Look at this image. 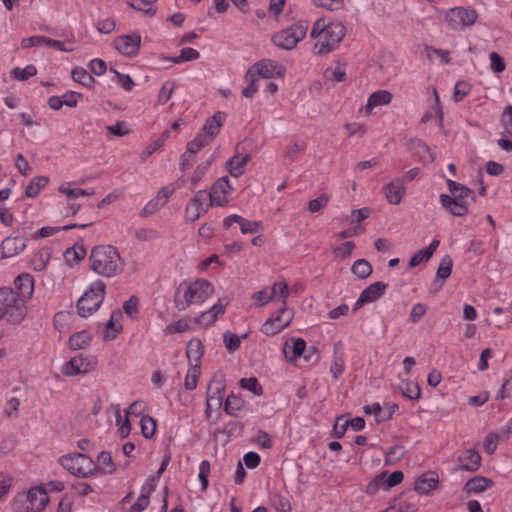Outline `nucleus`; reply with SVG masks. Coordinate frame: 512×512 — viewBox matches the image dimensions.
<instances>
[{
    "label": "nucleus",
    "instance_id": "052dcab7",
    "mask_svg": "<svg viewBox=\"0 0 512 512\" xmlns=\"http://www.w3.org/2000/svg\"><path fill=\"white\" fill-rule=\"evenodd\" d=\"M427 311V307L423 303H416L413 305L410 314H409V320L412 323H417L425 314Z\"/></svg>",
    "mask_w": 512,
    "mask_h": 512
},
{
    "label": "nucleus",
    "instance_id": "4468645a",
    "mask_svg": "<svg viewBox=\"0 0 512 512\" xmlns=\"http://www.w3.org/2000/svg\"><path fill=\"white\" fill-rule=\"evenodd\" d=\"M96 365L94 358H85L82 355L71 358L63 366L62 372L66 376H75L90 372Z\"/></svg>",
    "mask_w": 512,
    "mask_h": 512
},
{
    "label": "nucleus",
    "instance_id": "7ed1b4c3",
    "mask_svg": "<svg viewBox=\"0 0 512 512\" xmlns=\"http://www.w3.org/2000/svg\"><path fill=\"white\" fill-rule=\"evenodd\" d=\"M213 293V285L205 279H196L193 282L182 283L174 296L175 307L179 311H184L193 304L203 303Z\"/></svg>",
    "mask_w": 512,
    "mask_h": 512
},
{
    "label": "nucleus",
    "instance_id": "a19ab883",
    "mask_svg": "<svg viewBox=\"0 0 512 512\" xmlns=\"http://www.w3.org/2000/svg\"><path fill=\"white\" fill-rule=\"evenodd\" d=\"M141 432L146 439H151L156 431V420L148 415H143L140 420Z\"/></svg>",
    "mask_w": 512,
    "mask_h": 512
},
{
    "label": "nucleus",
    "instance_id": "a211bd4d",
    "mask_svg": "<svg viewBox=\"0 0 512 512\" xmlns=\"http://www.w3.org/2000/svg\"><path fill=\"white\" fill-rule=\"evenodd\" d=\"M15 292L23 301L30 299L34 292V278L29 273H22L14 280Z\"/></svg>",
    "mask_w": 512,
    "mask_h": 512
},
{
    "label": "nucleus",
    "instance_id": "412c9836",
    "mask_svg": "<svg viewBox=\"0 0 512 512\" xmlns=\"http://www.w3.org/2000/svg\"><path fill=\"white\" fill-rule=\"evenodd\" d=\"M407 148L413 155L417 156L419 161L423 163H432L435 160L434 154L428 145L420 139H411L407 144Z\"/></svg>",
    "mask_w": 512,
    "mask_h": 512
},
{
    "label": "nucleus",
    "instance_id": "2f4dec72",
    "mask_svg": "<svg viewBox=\"0 0 512 512\" xmlns=\"http://www.w3.org/2000/svg\"><path fill=\"white\" fill-rule=\"evenodd\" d=\"M48 183L49 178L47 176H36L32 178L26 187L25 195L30 198H35Z\"/></svg>",
    "mask_w": 512,
    "mask_h": 512
},
{
    "label": "nucleus",
    "instance_id": "5fc2aeb1",
    "mask_svg": "<svg viewBox=\"0 0 512 512\" xmlns=\"http://www.w3.org/2000/svg\"><path fill=\"white\" fill-rule=\"evenodd\" d=\"M150 496L141 492L137 501L130 507L127 512H143L150 503Z\"/></svg>",
    "mask_w": 512,
    "mask_h": 512
},
{
    "label": "nucleus",
    "instance_id": "f8f14e48",
    "mask_svg": "<svg viewBox=\"0 0 512 512\" xmlns=\"http://www.w3.org/2000/svg\"><path fill=\"white\" fill-rule=\"evenodd\" d=\"M232 191L227 176L218 179L211 187L208 194L210 206H224L228 203V197Z\"/></svg>",
    "mask_w": 512,
    "mask_h": 512
},
{
    "label": "nucleus",
    "instance_id": "c85d7f7f",
    "mask_svg": "<svg viewBox=\"0 0 512 512\" xmlns=\"http://www.w3.org/2000/svg\"><path fill=\"white\" fill-rule=\"evenodd\" d=\"M249 160L250 156L248 154L244 156L235 155L232 158H230L228 161L230 174L236 178L240 177L244 173L245 166Z\"/></svg>",
    "mask_w": 512,
    "mask_h": 512
},
{
    "label": "nucleus",
    "instance_id": "2eb2a0df",
    "mask_svg": "<svg viewBox=\"0 0 512 512\" xmlns=\"http://www.w3.org/2000/svg\"><path fill=\"white\" fill-rule=\"evenodd\" d=\"M26 247L23 237H7L0 245V258H10L21 253Z\"/></svg>",
    "mask_w": 512,
    "mask_h": 512
},
{
    "label": "nucleus",
    "instance_id": "6ab92c4d",
    "mask_svg": "<svg viewBox=\"0 0 512 512\" xmlns=\"http://www.w3.org/2000/svg\"><path fill=\"white\" fill-rule=\"evenodd\" d=\"M404 179L396 178L383 187L386 200L393 205L401 202L405 194Z\"/></svg>",
    "mask_w": 512,
    "mask_h": 512
},
{
    "label": "nucleus",
    "instance_id": "603ef678",
    "mask_svg": "<svg viewBox=\"0 0 512 512\" xmlns=\"http://www.w3.org/2000/svg\"><path fill=\"white\" fill-rule=\"evenodd\" d=\"M45 45L64 52H72L74 50L71 41H59L48 37H46Z\"/></svg>",
    "mask_w": 512,
    "mask_h": 512
},
{
    "label": "nucleus",
    "instance_id": "0eeeda50",
    "mask_svg": "<svg viewBox=\"0 0 512 512\" xmlns=\"http://www.w3.org/2000/svg\"><path fill=\"white\" fill-rule=\"evenodd\" d=\"M61 465L71 474L86 478L100 470L92 458L82 453L66 455L60 458Z\"/></svg>",
    "mask_w": 512,
    "mask_h": 512
},
{
    "label": "nucleus",
    "instance_id": "c756f323",
    "mask_svg": "<svg viewBox=\"0 0 512 512\" xmlns=\"http://www.w3.org/2000/svg\"><path fill=\"white\" fill-rule=\"evenodd\" d=\"M388 284L384 282H375L367 286L361 293L367 299L369 303H372L379 299L387 289Z\"/></svg>",
    "mask_w": 512,
    "mask_h": 512
},
{
    "label": "nucleus",
    "instance_id": "423d86ee",
    "mask_svg": "<svg viewBox=\"0 0 512 512\" xmlns=\"http://www.w3.org/2000/svg\"><path fill=\"white\" fill-rule=\"evenodd\" d=\"M106 285L102 280L94 281L77 301L78 314L88 317L96 312L104 301Z\"/></svg>",
    "mask_w": 512,
    "mask_h": 512
},
{
    "label": "nucleus",
    "instance_id": "e433bc0d",
    "mask_svg": "<svg viewBox=\"0 0 512 512\" xmlns=\"http://www.w3.org/2000/svg\"><path fill=\"white\" fill-rule=\"evenodd\" d=\"M400 390L403 396L410 400H417L420 398L421 390L416 382L404 381L400 384Z\"/></svg>",
    "mask_w": 512,
    "mask_h": 512
},
{
    "label": "nucleus",
    "instance_id": "20e7f679",
    "mask_svg": "<svg viewBox=\"0 0 512 512\" xmlns=\"http://www.w3.org/2000/svg\"><path fill=\"white\" fill-rule=\"evenodd\" d=\"M446 183L452 196L447 194L440 195L442 207L454 216L462 217L467 215L469 210L466 199L471 196L472 200L475 201L473 191L467 186L451 179H448Z\"/></svg>",
    "mask_w": 512,
    "mask_h": 512
},
{
    "label": "nucleus",
    "instance_id": "a18cd8bd",
    "mask_svg": "<svg viewBox=\"0 0 512 512\" xmlns=\"http://www.w3.org/2000/svg\"><path fill=\"white\" fill-rule=\"evenodd\" d=\"M86 255V250L80 246H73L68 248L65 252V259L68 264H77Z\"/></svg>",
    "mask_w": 512,
    "mask_h": 512
},
{
    "label": "nucleus",
    "instance_id": "58836bf2",
    "mask_svg": "<svg viewBox=\"0 0 512 512\" xmlns=\"http://www.w3.org/2000/svg\"><path fill=\"white\" fill-rule=\"evenodd\" d=\"M193 323L192 319L182 318L176 322H173L166 326L164 332L165 334H174V333H183L191 329V324Z\"/></svg>",
    "mask_w": 512,
    "mask_h": 512
},
{
    "label": "nucleus",
    "instance_id": "de8ad7c7",
    "mask_svg": "<svg viewBox=\"0 0 512 512\" xmlns=\"http://www.w3.org/2000/svg\"><path fill=\"white\" fill-rule=\"evenodd\" d=\"M59 191L63 194H66L68 199H70V200L76 199L80 196H91L95 193L94 189H89V190H84V189H80V188L70 189V188L66 187L65 185H61L59 187Z\"/></svg>",
    "mask_w": 512,
    "mask_h": 512
},
{
    "label": "nucleus",
    "instance_id": "774afa93",
    "mask_svg": "<svg viewBox=\"0 0 512 512\" xmlns=\"http://www.w3.org/2000/svg\"><path fill=\"white\" fill-rule=\"evenodd\" d=\"M328 197L326 195H321L313 200H311L308 204V209L311 213H315L326 207L328 204Z\"/></svg>",
    "mask_w": 512,
    "mask_h": 512
},
{
    "label": "nucleus",
    "instance_id": "f3484780",
    "mask_svg": "<svg viewBox=\"0 0 512 512\" xmlns=\"http://www.w3.org/2000/svg\"><path fill=\"white\" fill-rule=\"evenodd\" d=\"M481 466V456L473 449L466 450L457 458V469L469 472L477 471Z\"/></svg>",
    "mask_w": 512,
    "mask_h": 512
},
{
    "label": "nucleus",
    "instance_id": "dca6fc26",
    "mask_svg": "<svg viewBox=\"0 0 512 512\" xmlns=\"http://www.w3.org/2000/svg\"><path fill=\"white\" fill-rule=\"evenodd\" d=\"M225 393V383L222 378L213 377L207 389L206 401H211L215 409L221 408Z\"/></svg>",
    "mask_w": 512,
    "mask_h": 512
},
{
    "label": "nucleus",
    "instance_id": "4be33fe9",
    "mask_svg": "<svg viewBox=\"0 0 512 512\" xmlns=\"http://www.w3.org/2000/svg\"><path fill=\"white\" fill-rule=\"evenodd\" d=\"M256 72L263 78H273L274 76H282L285 72V69L270 59H264L257 62L254 65Z\"/></svg>",
    "mask_w": 512,
    "mask_h": 512
},
{
    "label": "nucleus",
    "instance_id": "473e14b6",
    "mask_svg": "<svg viewBox=\"0 0 512 512\" xmlns=\"http://www.w3.org/2000/svg\"><path fill=\"white\" fill-rule=\"evenodd\" d=\"M92 336L86 331H80L72 334L69 338V346L74 350L84 349L91 342Z\"/></svg>",
    "mask_w": 512,
    "mask_h": 512
},
{
    "label": "nucleus",
    "instance_id": "13d9d810",
    "mask_svg": "<svg viewBox=\"0 0 512 512\" xmlns=\"http://www.w3.org/2000/svg\"><path fill=\"white\" fill-rule=\"evenodd\" d=\"M305 148L306 144L304 142H295L287 147L285 157L293 161L305 150Z\"/></svg>",
    "mask_w": 512,
    "mask_h": 512
},
{
    "label": "nucleus",
    "instance_id": "3c124183",
    "mask_svg": "<svg viewBox=\"0 0 512 512\" xmlns=\"http://www.w3.org/2000/svg\"><path fill=\"white\" fill-rule=\"evenodd\" d=\"M223 340L225 347L229 352L236 351L241 344L240 337L235 333L225 332L223 335Z\"/></svg>",
    "mask_w": 512,
    "mask_h": 512
},
{
    "label": "nucleus",
    "instance_id": "aec40b11",
    "mask_svg": "<svg viewBox=\"0 0 512 512\" xmlns=\"http://www.w3.org/2000/svg\"><path fill=\"white\" fill-rule=\"evenodd\" d=\"M26 499L30 503V509L32 512L42 510L49 502L47 492L40 486L32 487L28 491Z\"/></svg>",
    "mask_w": 512,
    "mask_h": 512
},
{
    "label": "nucleus",
    "instance_id": "72a5a7b5",
    "mask_svg": "<svg viewBox=\"0 0 512 512\" xmlns=\"http://www.w3.org/2000/svg\"><path fill=\"white\" fill-rule=\"evenodd\" d=\"M351 271L359 279H365L371 275L373 268L366 259H358L353 263Z\"/></svg>",
    "mask_w": 512,
    "mask_h": 512
},
{
    "label": "nucleus",
    "instance_id": "393cba45",
    "mask_svg": "<svg viewBox=\"0 0 512 512\" xmlns=\"http://www.w3.org/2000/svg\"><path fill=\"white\" fill-rule=\"evenodd\" d=\"M345 369V361L343 354V344L337 342L334 344L333 360L330 366V371L333 375L334 380H338Z\"/></svg>",
    "mask_w": 512,
    "mask_h": 512
},
{
    "label": "nucleus",
    "instance_id": "8fccbe9b",
    "mask_svg": "<svg viewBox=\"0 0 512 512\" xmlns=\"http://www.w3.org/2000/svg\"><path fill=\"white\" fill-rule=\"evenodd\" d=\"M240 386L243 389H247V390L251 391L255 395H261L263 393L262 387H261L258 379L255 377L242 378L240 380Z\"/></svg>",
    "mask_w": 512,
    "mask_h": 512
},
{
    "label": "nucleus",
    "instance_id": "a878e982",
    "mask_svg": "<svg viewBox=\"0 0 512 512\" xmlns=\"http://www.w3.org/2000/svg\"><path fill=\"white\" fill-rule=\"evenodd\" d=\"M493 485V481L489 478L483 476H475L469 479L465 486L464 490L468 493H481L485 491L487 488Z\"/></svg>",
    "mask_w": 512,
    "mask_h": 512
},
{
    "label": "nucleus",
    "instance_id": "7c9ffc66",
    "mask_svg": "<svg viewBox=\"0 0 512 512\" xmlns=\"http://www.w3.org/2000/svg\"><path fill=\"white\" fill-rule=\"evenodd\" d=\"M245 402L238 396L230 394L224 403V411L226 414L239 417L240 412L244 408Z\"/></svg>",
    "mask_w": 512,
    "mask_h": 512
},
{
    "label": "nucleus",
    "instance_id": "9d476101",
    "mask_svg": "<svg viewBox=\"0 0 512 512\" xmlns=\"http://www.w3.org/2000/svg\"><path fill=\"white\" fill-rule=\"evenodd\" d=\"M293 319L292 311L285 304L278 309L275 315L268 318L261 327V331L268 336H274L287 327Z\"/></svg>",
    "mask_w": 512,
    "mask_h": 512
},
{
    "label": "nucleus",
    "instance_id": "0e129e2a",
    "mask_svg": "<svg viewBox=\"0 0 512 512\" xmlns=\"http://www.w3.org/2000/svg\"><path fill=\"white\" fill-rule=\"evenodd\" d=\"M111 72H113L118 80V83L123 87L125 91H131L134 87L135 83L132 80V78L128 74H122L116 71L115 69H111Z\"/></svg>",
    "mask_w": 512,
    "mask_h": 512
},
{
    "label": "nucleus",
    "instance_id": "338daca9",
    "mask_svg": "<svg viewBox=\"0 0 512 512\" xmlns=\"http://www.w3.org/2000/svg\"><path fill=\"white\" fill-rule=\"evenodd\" d=\"M135 237L140 241H154L159 235L154 229L144 228L136 231Z\"/></svg>",
    "mask_w": 512,
    "mask_h": 512
},
{
    "label": "nucleus",
    "instance_id": "cd10ccee",
    "mask_svg": "<svg viewBox=\"0 0 512 512\" xmlns=\"http://www.w3.org/2000/svg\"><path fill=\"white\" fill-rule=\"evenodd\" d=\"M437 483L438 479L432 473H425L415 481L414 489L420 494H427L437 486Z\"/></svg>",
    "mask_w": 512,
    "mask_h": 512
},
{
    "label": "nucleus",
    "instance_id": "4d7b16f0",
    "mask_svg": "<svg viewBox=\"0 0 512 512\" xmlns=\"http://www.w3.org/2000/svg\"><path fill=\"white\" fill-rule=\"evenodd\" d=\"M355 247H356V246H355V243H354V242H352V241H347V242H345V243L341 244L340 246H337V247L333 250V252H334V254H335L337 257H339V258H341V259H345V258H348V257L351 255V253H352V251H353V249H354Z\"/></svg>",
    "mask_w": 512,
    "mask_h": 512
},
{
    "label": "nucleus",
    "instance_id": "39448f33",
    "mask_svg": "<svg viewBox=\"0 0 512 512\" xmlns=\"http://www.w3.org/2000/svg\"><path fill=\"white\" fill-rule=\"evenodd\" d=\"M25 303L12 288H0V319L19 323L26 314Z\"/></svg>",
    "mask_w": 512,
    "mask_h": 512
},
{
    "label": "nucleus",
    "instance_id": "f257e3e1",
    "mask_svg": "<svg viewBox=\"0 0 512 512\" xmlns=\"http://www.w3.org/2000/svg\"><path fill=\"white\" fill-rule=\"evenodd\" d=\"M346 28L341 22H326L324 18L318 19L310 32V36L316 39L313 46L315 55H326L334 51L342 41Z\"/></svg>",
    "mask_w": 512,
    "mask_h": 512
},
{
    "label": "nucleus",
    "instance_id": "bf43d9fd",
    "mask_svg": "<svg viewBox=\"0 0 512 512\" xmlns=\"http://www.w3.org/2000/svg\"><path fill=\"white\" fill-rule=\"evenodd\" d=\"M325 77L335 82H342L346 78V71L342 66L338 65L335 69H327Z\"/></svg>",
    "mask_w": 512,
    "mask_h": 512
},
{
    "label": "nucleus",
    "instance_id": "09e8293b",
    "mask_svg": "<svg viewBox=\"0 0 512 512\" xmlns=\"http://www.w3.org/2000/svg\"><path fill=\"white\" fill-rule=\"evenodd\" d=\"M37 69L34 65H27L25 68L15 67L12 70V75L19 81L27 80L28 78L36 75Z\"/></svg>",
    "mask_w": 512,
    "mask_h": 512
},
{
    "label": "nucleus",
    "instance_id": "37998d69",
    "mask_svg": "<svg viewBox=\"0 0 512 512\" xmlns=\"http://www.w3.org/2000/svg\"><path fill=\"white\" fill-rule=\"evenodd\" d=\"M200 57V53L191 48V47H185L181 49L180 54L178 56L172 57L170 60L173 63H182L187 61H194L197 60Z\"/></svg>",
    "mask_w": 512,
    "mask_h": 512
},
{
    "label": "nucleus",
    "instance_id": "864d4df0",
    "mask_svg": "<svg viewBox=\"0 0 512 512\" xmlns=\"http://www.w3.org/2000/svg\"><path fill=\"white\" fill-rule=\"evenodd\" d=\"M97 461L99 465L108 467L106 473L113 474L114 472H116V465L113 463L110 452L102 451L101 453H99Z\"/></svg>",
    "mask_w": 512,
    "mask_h": 512
},
{
    "label": "nucleus",
    "instance_id": "69168bd1",
    "mask_svg": "<svg viewBox=\"0 0 512 512\" xmlns=\"http://www.w3.org/2000/svg\"><path fill=\"white\" fill-rule=\"evenodd\" d=\"M174 83L165 82L159 92L158 101L161 104H165L172 96L174 91Z\"/></svg>",
    "mask_w": 512,
    "mask_h": 512
},
{
    "label": "nucleus",
    "instance_id": "e2e57ef3",
    "mask_svg": "<svg viewBox=\"0 0 512 512\" xmlns=\"http://www.w3.org/2000/svg\"><path fill=\"white\" fill-rule=\"evenodd\" d=\"M261 228V223L243 218L240 224V230L243 234H254Z\"/></svg>",
    "mask_w": 512,
    "mask_h": 512
},
{
    "label": "nucleus",
    "instance_id": "f704fd0d",
    "mask_svg": "<svg viewBox=\"0 0 512 512\" xmlns=\"http://www.w3.org/2000/svg\"><path fill=\"white\" fill-rule=\"evenodd\" d=\"M213 161V157H210L206 162L199 164L196 169L193 172V175L190 179V189H195L200 181L202 180L203 176L208 171L211 163Z\"/></svg>",
    "mask_w": 512,
    "mask_h": 512
},
{
    "label": "nucleus",
    "instance_id": "6e6552de",
    "mask_svg": "<svg viewBox=\"0 0 512 512\" xmlns=\"http://www.w3.org/2000/svg\"><path fill=\"white\" fill-rule=\"evenodd\" d=\"M309 24L307 21H298L288 28L280 30L272 36V42L285 50L293 49L306 36Z\"/></svg>",
    "mask_w": 512,
    "mask_h": 512
},
{
    "label": "nucleus",
    "instance_id": "bb28decb",
    "mask_svg": "<svg viewBox=\"0 0 512 512\" xmlns=\"http://www.w3.org/2000/svg\"><path fill=\"white\" fill-rule=\"evenodd\" d=\"M392 100V94L387 90H378L373 92L367 101L366 111L370 112L374 107L387 105Z\"/></svg>",
    "mask_w": 512,
    "mask_h": 512
},
{
    "label": "nucleus",
    "instance_id": "9b49d317",
    "mask_svg": "<svg viewBox=\"0 0 512 512\" xmlns=\"http://www.w3.org/2000/svg\"><path fill=\"white\" fill-rule=\"evenodd\" d=\"M115 49L124 56L134 57L138 54L141 45V35L138 32L121 35L115 38Z\"/></svg>",
    "mask_w": 512,
    "mask_h": 512
},
{
    "label": "nucleus",
    "instance_id": "c9c22d12",
    "mask_svg": "<svg viewBox=\"0 0 512 512\" xmlns=\"http://www.w3.org/2000/svg\"><path fill=\"white\" fill-rule=\"evenodd\" d=\"M71 76L74 81H76L86 87H91L95 82L92 75L89 74L87 72V70L82 67L74 68L71 72Z\"/></svg>",
    "mask_w": 512,
    "mask_h": 512
},
{
    "label": "nucleus",
    "instance_id": "c03bdc74",
    "mask_svg": "<svg viewBox=\"0 0 512 512\" xmlns=\"http://www.w3.org/2000/svg\"><path fill=\"white\" fill-rule=\"evenodd\" d=\"M211 141L207 139L205 136H203V133H198L196 137L187 143L186 150L189 153H192L195 155L197 152H199L202 148L209 145Z\"/></svg>",
    "mask_w": 512,
    "mask_h": 512
},
{
    "label": "nucleus",
    "instance_id": "5701e85b",
    "mask_svg": "<svg viewBox=\"0 0 512 512\" xmlns=\"http://www.w3.org/2000/svg\"><path fill=\"white\" fill-rule=\"evenodd\" d=\"M225 120V113L218 111L212 117L208 118L200 133H203L211 142L218 135L220 128Z\"/></svg>",
    "mask_w": 512,
    "mask_h": 512
},
{
    "label": "nucleus",
    "instance_id": "1a4fd4ad",
    "mask_svg": "<svg viewBox=\"0 0 512 512\" xmlns=\"http://www.w3.org/2000/svg\"><path fill=\"white\" fill-rule=\"evenodd\" d=\"M477 18V11L471 7H454L445 13V21L452 30L472 26Z\"/></svg>",
    "mask_w": 512,
    "mask_h": 512
},
{
    "label": "nucleus",
    "instance_id": "49530a36",
    "mask_svg": "<svg viewBox=\"0 0 512 512\" xmlns=\"http://www.w3.org/2000/svg\"><path fill=\"white\" fill-rule=\"evenodd\" d=\"M186 354L189 359L193 358L194 360L199 361L203 355V345L201 341L198 339L190 340L187 345Z\"/></svg>",
    "mask_w": 512,
    "mask_h": 512
},
{
    "label": "nucleus",
    "instance_id": "680f3d73",
    "mask_svg": "<svg viewBox=\"0 0 512 512\" xmlns=\"http://www.w3.org/2000/svg\"><path fill=\"white\" fill-rule=\"evenodd\" d=\"M470 85L466 82H458L455 85L454 88V95L453 98L455 102H460L464 99L465 96H467L470 92Z\"/></svg>",
    "mask_w": 512,
    "mask_h": 512
},
{
    "label": "nucleus",
    "instance_id": "4c0bfd02",
    "mask_svg": "<svg viewBox=\"0 0 512 512\" xmlns=\"http://www.w3.org/2000/svg\"><path fill=\"white\" fill-rule=\"evenodd\" d=\"M269 292L272 300L280 299L282 304H285L289 297L288 285L285 281L275 282Z\"/></svg>",
    "mask_w": 512,
    "mask_h": 512
},
{
    "label": "nucleus",
    "instance_id": "b1692460",
    "mask_svg": "<svg viewBox=\"0 0 512 512\" xmlns=\"http://www.w3.org/2000/svg\"><path fill=\"white\" fill-rule=\"evenodd\" d=\"M306 350V342L302 338H291L283 346V353L290 362H295Z\"/></svg>",
    "mask_w": 512,
    "mask_h": 512
},
{
    "label": "nucleus",
    "instance_id": "6e6d98bb",
    "mask_svg": "<svg viewBox=\"0 0 512 512\" xmlns=\"http://www.w3.org/2000/svg\"><path fill=\"white\" fill-rule=\"evenodd\" d=\"M490 67L496 73H501L505 70L506 64L504 59L497 53L491 52L489 55Z\"/></svg>",
    "mask_w": 512,
    "mask_h": 512
},
{
    "label": "nucleus",
    "instance_id": "ea45409f",
    "mask_svg": "<svg viewBox=\"0 0 512 512\" xmlns=\"http://www.w3.org/2000/svg\"><path fill=\"white\" fill-rule=\"evenodd\" d=\"M453 260L450 256L445 255L439 264V267L436 272V278L445 281L452 272Z\"/></svg>",
    "mask_w": 512,
    "mask_h": 512
},
{
    "label": "nucleus",
    "instance_id": "ddd939ff",
    "mask_svg": "<svg viewBox=\"0 0 512 512\" xmlns=\"http://www.w3.org/2000/svg\"><path fill=\"white\" fill-rule=\"evenodd\" d=\"M207 194L205 190H199L189 201L185 209V218L187 221L195 222L208 211L209 204L205 205Z\"/></svg>",
    "mask_w": 512,
    "mask_h": 512
},
{
    "label": "nucleus",
    "instance_id": "f03ea898",
    "mask_svg": "<svg viewBox=\"0 0 512 512\" xmlns=\"http://www.w3.org/2000/svg\"><path fill=\"white\" fill-rule=\"evenodd\" d=\"M89 260L91 262V269L95 273L108 278L116 276L124 268V261L117 249L111 245L93 248Z\"/></svg>",
    "mask_w": 512,
    "mask_h": 512
},
{
    "label": "nucleus",
    "instance_id": "79ce46f5",
    "mask_svg": "<svg viewBox=\"0 0 512 512\" xmlns=\"http://www.w3.org/2000/svg\"><path fill=\"white\" fill-rule=\"evenodd\" d=\"M200 375V366L192 365L186 374L184 386L187 390H194L197 387L198 377Z\"/></svg>",
    "mask_w": 512,
    "mask_h": 512
}]
</instances>
